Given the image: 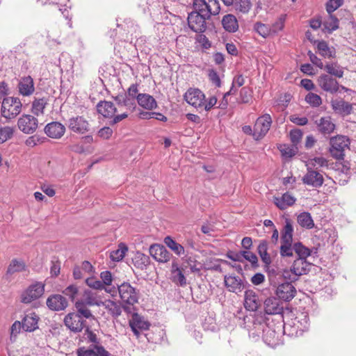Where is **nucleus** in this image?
<instances>
[{
  "instance_id": "nucleus-1",
  "label": "nucleus",
  "mask_w": 356,
  "mask_h": 356,
  "mask_svg": "<svg viewBox=\"0 0 356 356\" xmlns=\"http://www.w3.org/2000/svg\"><path fill=\"white\" fill-rule=\"evenodd\" d=\"M193 11L188 13L187 22L189 29L195 33H202L207 29V20L220 13L218 0H193Z\"/></svg>"
},
{
  "instance_id": "nucleus-2",
  "label": "nucleus",
  "mask_w": 356,
  "mask_h": 356,
  "mask_svg": "<svg viewBox=\"0 0 356 356\" xmlns=\"http://www.w3.org/2000/svg\"><path fill=\"white\" fill-rule=\"evenodd\" d=\"M268 281L274 293L278 299L290 302L296 295V287L289 282L277 280V276L273 273L268 274Z\"/></svg>"
},
{
  "instance_id": "nucleus-3",
  "label": "nucleus",
  "mask_w": 356,
  "mask_h": 356,
  "mask_svg": "<svg viewBox=\"0 0 356 356\" xmlns=\"http://www.w3.org/2000/svg\"><path fill=\"white\" fill-rule=\"evenodd\" d=\"M118 290L124 311L130 313L131 306H134L138 302L139 289L134 287L130 283L124 282L118 286Z\"/></svg>"
},
{
  "instance_id": "nucleus-4",
  "label": "nucleus",
  "mask_w": 356,
  "mask_h": 356,
  "mask_svg": "<svg viewBox=\"0 0 356 356\" xmlns=\"http://www.w3.org/2000/svg\"><path fill=\"white\" fill-rule=\"evenodd\" d=\"M22 104L18 97H8L3 99L1 115L6 119H13L22 111Z\"/></svg>"
},
{
  "instance_id": "nucleus-5",
  "label": "nucleus",
  "mask_w": 356,
  "mask_h": 356,
  "mask_svg": "<svg viewBox=\"0 0 356 356\" xmlns=\"http://www.w3.org/2000/svg\"><path fill=\"white\" fill-rule=\"evenodd\" d=\"M349 139L344 136H337L330 139L329 151L332 156L336 159H343L344 151L348 148Z\"/></svg>"
},
{
  "instance_id": "nucleus-6",
  "label": "nucleus",
  "mask_w": 356,
  "mask_h": 356,
  "mask_svg": "<svg viewBox=\"0 0 356 356\" xmlns=\"http://www.w3.org/2000/svg\"><path fill=\"white\" fill-rule=\"evenodd\" d=\"M224 284L229 292L238 294L246 287L248 282L241 279L238 276L232 274L224 276Z\"/></svg>"
},
{
  "instance_id": "nucleus-7",
  "label": "nucleus",
  "mask_w": 356,
  "mask_h": 356,
  "mask_svg": "<svg viewBox=\"0 0 356 356\" xmlns=\"http://www.w3.org/2000/svg\"><path fill=\"white\" fill-rule=\"evenodd\" d=\"M44 291V285L43 284L38 282L32 284L22 293L21 301L25 304L30 303L41 297Z\"/></svg>"
},
{
  "instance_id": "nucleus-8",
  "label": "nucleus",
  "mask_w": 356,
  "mask_h": 356,
  "mask_svg": "<svg viewBox=\"0 0 356 356\" xmlns=\"http://www.w3.org/2000/svg\"><path fill=\"white\" fill-rule=\"evenodd\" d=\"M38 126V119L31 115H23L17 121L19 129L26 134H33L36 131Z\"/></svg>"
},
{
  "instance_id": "nucleus-9",
  "label": "nucleus",
  "mask_w": 356,
  "mask_h": 356,
  "mask_svg": "<svg viewBox=\"0 0 356 356\" xmlns=\"http://www.w3.org/2000/svg\"><path fill=\"white\" fill-rule=\"evenodd\" d=\"M304 184L314 188H320L324 182L323 175L317 170L307 166V172L302 178Z\"/></svg>"
},
{
  "instance_id": "nucleus-10",
  "label": "nucleus",
  "mask_w": 356,
  "mask_h": 356,
  "mask_svg": "<svg viewBox=\"0 0 356 356\" xmlns=\"http://www.w3.org/2000/svg\"><path fill=\"white\" fill-rule=\"evenodd\" d=\"M272 120L269 114H265L259 117L254 124L253 136L256 139L264 137L269 131L271 126Z\"/></svg>"
},
{
  "instance_id": "nucleus-11",
  "label": "nucleus",
  "mask_w": 356,
  "mask_h": 356,
  "mask_svg": "<svg viewBox=\"0 0 356 356\" xmlns=\"http://www.w3.org/2000/svg\"><path fill=\"white\" fill-rule=\"evenodd\" d=\"M65 325L74 333L81 332L86 327V321L74 312L67 314L64 318Z\"/></svg>"
},
{
  "instance_id": "nucleus-12",
  "label": "nucleus",
  "mask_w": 356,
  "mask_h": 356,
  "mask_svg": "<svg viewBox=\"0 0 356 356\" xmlns=\"http://www.w3.org/2000/svg\"><path fill=\"white\" fill-rule=\"evenodd\" d=\"M129 324L134 335L138 338L140 334V332L147 330L149 328L150 323L145 320L144 316L138 314V313H134L131 318L129 321Z\"/></svg>"
},
{
  "instance_id": "nucleus-13",
  "label": "nucleus",
  "mask_w": 356,
  "mask_h": 356,
  "mask_svg": "<svg viewBox=\"0 0 356 356\" xmlns=\"http://www.w3.org/2000/svg\"><path fill=\"white\" fill-rule=\"evenodd\" d=\"M89 122L83 116L76 115L68 120L67 127L72 131L83 134L89 131Z\"/></svg>"
},
{
  "instance_id": "nucleus-14",
  "label": "nucleus",
  "mask_w": 356,
  "mask_h": 356,
  "mask_svg": "<svg viewBox=\"0 0 356 356\" xmlns=\"http://www.w3.org/2000/svg\"><path fill=\"white\" fill-rule=\"evenodd\" d=\"M184 99L195 108H202L205 95L198 88H190L185 93Z\"/></svg>"
},
{
  "instance_id": "nucleus-15",
  "label": "nucleus",
  "mask_w": 356,
  "mask_h": 356,
  "mask_svg": "<svg viewBox=\"0 0 356 356\" xmlns=\"http://www.w3.org/2000/svg\"><path fill=\"white\" fill-rule=\"evenodd\" d=\"M150 255L158 262L166 263L170 260L172 254L168 251L165 247L161 244L154 243L150 245Z\"/></svg>"
},
{
  "instance_id": "nucleus-16",
  "label": "nucleus",
  "mask_w": 356,
  "mask_h": 356,
  "mask_svg": "<svg viewBox=\"0 0 356 356\" xmlns=\"http://www.w3.org/2000/svg\"><path fill=\"white\" fill-rule=\"evenodd\" d=\"M317 82L320 88L327 92L334 94L339 90L338 81L329 74H321L318 76Z\"/></svg>"
},
{
  "instance_id": "nucleus-17",
  "label": "nucleus",
  "mask_w": 356,
  "mask_h": 356,
  "mask_svg": "<svg viewBox=\"0 0 356 356\" xmlns=\"http://www.w3.org/2000/svg\"><path fill=\"white\" fill-rule=\"evenodd\" d=\"M264 312L268 315L282 314L284 307L280 299L276 297H268L264 302Z\"/></svg>"
},
{
  "instance_id": "nucleus-18",
  "label": "nucleus",
  "mask_w": 356,
  "mask_h": 356,
  "mask_svg": "<svg viewBox=\"0 0 356 356\" xmlns=\"http://www.w3.org/2000/svg\"><path fill=\"white\" fill-rule=\"evenodd\" d=\"M312 264L308 262L307 259L303 258H296L291 266V273L298 278L303 275H307L310 271Z\"/></svg>"
},
{
  "instance_id": "nucleus-19",
  "label": "nucleus",
  "mask_w": 356,
  "mask_h": 356,
  "mask_svg": "<svg viewBox=\"0 0 356 356\" xmlns=\"http://www.w3.org/2000/svg\"><path fill=\"white\" fill-rule=\"evenodd\" d=\"M47 307L53 311H62L68 306L66 298L60 294L51 295L47 300Z\"/></svg>"
},
{
  "instance_id": "nucleus-20",
  "label": "nucleus",
  "mask_w": 356,
  "mask_h": 356,
  "mask_svg": "<svg viewBox=\"0 0 356 356\" xmlns=\"http://www.w3.org/2000/svg\"><path fill=\"white\" fill-rule=\"evenodd\" d=\"M65 127L59 122L48 123L44 127L45 134L51 138H60L65 132Z\"/></svg>"
},
{
  "instance_id": "nucleus-21",
  "label": "nucleus",
  "mask_w": 356,
  "mask_h": 356,
  "mask_svg": "<svg viewBox=\"0 0 356 356\" xmlns=\"http://www.w3.org/2000/svg\"><path fill=\"white\" fill-rule=\"evenodd\" d=\"M315 123L318 131L324 136L330 135L335 129V124L330 116L322 117L319 120H316Z\"/></svg>"
},
{
  "instance_id": "nucleus-22",
  "label": "nucleus",
  "mask_w": 356,
  "mask_h": 356,
  "mask_svg": "<svg viewBox=\"0 0 356 356\" xmlns=\"http://www.w3.org/2000/svg\"><path fill=\"white\" fill-rule=\"evenodd\" d=\"M260 306L258 296L252 290H246L244 295V307L247 310L255 312Z\"/></svg>"
},
{
  "instance_id": "nucleus-23",
  "label": "nucleus",
  "mask_w": 356,
  "mask_h": 356,
  "mask_svg": "<svg viewBox=\"0 0 356 356\" xmlns=\"http://www.w3.org/2000/svg\"><path fill=\"white\" fill-rule=\"evenodd\" d=\"M17 88L22 95L30 96L35 91L33 79L30 76L22 77L18 83Z\"/></svg>"
},
{
  "instance_id": "nucleus-24",
  "label": "nucleus",
  "mask_w": 356,
  "mask_h": 356,
  "mask_svg": "<svg viewBox=\"0 0 356 356\" xmlns=\"http://www.w3.org/2000/svg\"><path fill=\"white\" fill-rule=\"evenodd\" d=\"M97 111L104 118H112L117 112V108L111 102L100 101L97 104Z\"/></svg>"
},
{
  "instance_id": "nucleus-25",
  "label": "nucleus",
  "mask_w": 356,
  "mask_h": 356,
  "mask_svg": "<svg viewBox=\"0 0 356 356\" xmlns=\"http://www.w3.org/2000/svg\"><path fill=\"white\" fill-rule=\"evenodd\" d=\"M263 339L266 344L270 346H275L279 343L280 332H277L275 330L266 326L265 328H262Z\"/></svg>"
},
{
  "instance_id": "nucleus-26",
  "label": "nucleus",
  "mask_w": 356,
  "mask_h": 356,
  "mask_svg": "<svg viewBox=\"0 0 356 356\" xmlns=\"http://www.w3.org/2000/svg\"><path fill=\"white\" fill-rule=\"evenodd\" d=\"M230 6L231 10L236 15H245L251 10L252 3L251 0H233V3Z\"/></svg>"
},
{
  "instance_id": "nucleus-27",
  "label": "nucleus",
  "mask_w": 356,
  "mask_h": 356,
  "mask_svg": "<svg viewBox=\"0 0 356 356\" xmlns=\"http://www.w3.org/2000/svg\"><path fill=\"white\" fill-rule=\"evenodd\" d=\"M39 317L35 313L26 314L22 320V330L25 332H33L38 327Z\"/></svg>"
},
{
  "instance_id": "nucleus-28",
  "label": "nucleus",
  "mask_w": 356,
  "mask_h": 356,
  "mask_svg": "<svg viewBox=\"0 0 356 356\" xmlns=\"http://www.w3.org/2000/svg\"><path fill=\"white\" fill-rule=\"evenodd\" d=\"M137 103L142 108L146 110H153L157 107L155 99L147 93H140L137 96Z\"/></svg>"
},
{
  "instance_id": "nucleus-29",
  "label": "nucleus",
  "mask_w": 356,
  "mask_h": 356,
  "mask_svg": "<svg viewBox=\"0 0 356 356\" xmlns=\"http://www.w3.org/2000/svg\"><path fill=\"white\" fill-rule=\"evenodd\" d=\"M318 53L325 58H332L336 56V50L334 47H330L325 40H314Z\"/></svg>"
},
{
  "instance_id": "nucleus-30",
  "label": "nucleus",
  "mask_w": 356,
  "mask_h": 356,
  "mask_svg": "<svg viewBox=\"0 0 356 356\" xmlns=\"http://www.w3.org/2000/svg\"><path fill=\"white\" fill-rule=\"evenodd\" d=\"M221 22L224 29L229 33H235L238 30V20L233 14L224 15Z\"/></svg>"
},
{
  "instance_id": "nucleus-31",
  "label": "nucleus",
  "mask_w": 356,
  "mask_h": 356,
  "mask_svg": "<svg viewBox=\"0 0 356 356\" xmlns=\"http://www.w3.org/2000/svg\"><path fill=\"white\" fill-rule=\"evenodd\" d=\"M171 280L175 284L185 286L186 285V279L178 264L173 262L171 268Z\"/></svg>"
},
{
  "instance_id": "nucleus-32",
  "label": "nucleus",
  "mask_w": 356,
  "mask_h": 356,
  "mask_svg": "<svg viewBox=\"0 0 356 356\" xmlns=\"http://www.w3.org/2000/svg\"><path fill=\"white\" fill-rule=\"evenodd\" d=\"M295 202L296 198L289 193L283 194L281 197L274 198L275 204L281 210H284L288 207L292 206Z\"/></svg>"
},
{
  "instance_id": "nucleus-33",
  "label": "nucleus",
  "mask_w": 356,
  "mask_h": 356,
  "mask_svg": "<svg viewBox=\"0 0 356 356\" xmlns=\"http://www.w3.org/2000/svg\"><path fill=\"white\" fill-rule=\"evenodd\" d=\"M268 242L266 240L259 241L257 246V252L261 257V261L266 266L271 264L272 259L270 254L268 253Z\"/></svg>"
},
{
  "instance_id": "nucleus-34",
  "label": "nucleus",
  "mask_w": 356,
  "mask_h": 356,
  "mask_svg": "<svg viewBox=\"0 0 356 356\" xmlns=\"http://www.w3.org/2000/svg\"><path fill=\"white\" fill-rule=\"evenodd\" d=\"M74 307L76 309V312H74L76 314H78L82 318H92L95 319V316L92 314L91 311L88 309L90 307L88 305L83 302L82 301L77 300Z\"/></svg>"
},
{
  "instance_id": "nucleus-35",
  "label": "nucleus",
  "mask_w": 356,
  "mask_h": 356,
  "mask_svg": "<svg viewBox=\"0 0 356 356\" xmlns=\"http://www.w3.org/2000/svg\"><path fill=\"white\" fill-rule=\"evenodd\" d=\"M332 108L339 113L350 114L353 110L352 105L343 99H335L331 102Z\"/></svg>"
},
{
  "instance_id": "nucleus-36",
  "label": "nucleus",
  "mask_w": 356,
  "mask_h": 356,
  "mask_svg": "<svg viewBox=\"0 0 356 356\" xmlns=\"http://www.w3.org/2000/svg\"><path fill=\"white\" fill-rule=\"evenodd\" d=\"M284 225L281 230V241H293V226L291 219L286 218Z\"/></svg>"
},
{
  "instance_id": "nucleus-37",
  "label": "nucleus",
  "mask_w": 356,
  "mask_h": 356,
  "mask_svg": "<svg viewBox=\"0 0 356 356\" xmlns=\"http://www.w3.org/2000/svg\"><path fill=\"white\" fill-rule=\"evenodd\" d=\"M101 306L104 307L113 317H118L121 315L122 305L121 306L119 302L111 300H106L103 301V305H101Z\"/></svg>"
},
{
  "instance_id": "nucleus-38",
  "label": "nucleus",
  "mask_w": 356,
  "mask_h": 356,
  "mask_svg": "<svg viewBox=\"0 0 356 356\" xmlns=\"http://www.w3.org/2000/svg\"><path fill=\"white\" fill-rule=\"evenodd\" d=\"M132 261L136 268L140 270H144L146 269L147 266L149 264L150 259L149 256L140 252H137L132 259Z\"/></svg>"
},
{
  "instance_id": "nucleus-39",
  "label": "nucleus",
  "mask_w": 356,
  "mask_h": 356,
  "mask_svg": "<svg viewBox=\"0 0 356 356\" xmlns=\"http://www.w3.org/2000/svg\"><path fill=\"white\" fill-rule=\"evenodd\" d=\"M79 300L89 306L100 307L101 305H103V301L98 299L97 294L90 290H86L83 296V299Z\"/></svg>"
},
{
  "instance_id": "nucleus-40",
  "label": "nucleus",
  "mask_w": 356,
  "mask_h": 356,
  "mask_svg": "<svg viewBox=\"0 0 356 356\" xmlns=\"http://www.w3.org/2000/svg\"><path fill=\"white\" fill-rule=\"evenodd\" d=\"M297 222L300 227L307 229H311L314 227V220L309 212L300 213L297 216Z\"/></svg>"
},
{
  "instance_id": "nucleus-41",
  "label": "nucleus",
  "mask_w": 356,
  "mask_h": 356,
  "mask_svg": "<svg viewBox=\"0 0 356 356\" xmlns=\"http://www.w3.org/2000/svg\"><path fill=\"white\" fill-rule=\"evenodd\" d=\"M273 273L275 275L277 276V280L280 281L282 282L283 280H285L284 282H289L292 283L293 282H296L298 280L297 276H295L293 274L291 275V271L290 270H283V271H279L276 272L275 270H272L269 271L268 274Z\"/></svg>"
},
{
  "instance_id": "nucleus-42",
  "label": "nucleus",
  "mask_w": 356,
  "mask_h": 356,
  "mask_svg": "<svg viewBox=\"0 0 356 356\" xmlns=\"http://www.w3.org/2000/svg\"><path fill=\"white\" fill-rule=\"evenodd\" d=\"M324 68L331 76L341 78L343 76V68L336 62L327 63Z\"/></svg>"
},
{
  "instance_id": "nucleus-43",
  "label": "nucleus",
  "mask_w": 356,
  "mask_h": 356,
  "mask_svg": "<svg viewBox=\"0 0 356 356\" xmlns=\"http://www.w3.org/2000/svg\"><path fill=\"white\" fill-rule=\"evenodd\" d=\"M324 29L329 33L339 29V19L332 14H329L327 19L323 22Z\"/></svg>"
},
{
  "instance_id": "nucleus-44",
  "label": "nucleus",
  "mask_w": 356,
  "mask_h": 356,
  "mask_svg": "<svg viewBox=\"0 0 356 356\" xmlns=\"http://www.w3.org/2000/svg\"><path fill=\"white\" fill-rule=\"evenodd\" d=\"M165 244L171 249L176 254L181 256L185 254L184 248L177 243L172 238L168 236L164 238Z\"/></svg>"
},
{
  "instance_id": "nucleus-45",
  "label": "nucleus",
  "mask_w": 356,
  "mask_h": 356,
  "mask_svg": "<svg viewBox=\"0 0 356 356\" xmlns=\"http://www.w3.org/2000/svg\"><path fill=\"white\" fill-rule=\"evenodd\" d=\"M26 270V264L22 260H17V259H13L7 269L6 274L7 275H13L15 273L22 272Z\"/></svg>"
},
{
  "instance_id": "nucleus-46",
  "label": "nucleus",
  "mask_w": 356,
  "mask_h": 356,
  "mask_svg": "<svg viewBox=\"0 0 356 356\" xmlns=\"http://www.w3.org/2000/svg\"><path fill=\"white\" fill-rule=\"evenodd\" d=\"M47 104V99L44 97L37 99L35 98L32 103L31 111L33 113L37 116L44 113V109Z\"/></svg>"
},
{
  "instance_id": "nucleus-47",
  "label": "nucleus",
  "mask_w": 356,
  "mask_h": 356,
  "mask_svg": "<svg viewBox=\"0 0 356 356\" xmlns=\"http://www.w3.org/2000/svg\"><path fill=\"white\" fill-rule=\"evenodd\" d=\"M293 241H281L280 253L281 257H289L293 255L295 252L294 243Z\"/></svg>"
},
{
  "instance_id": "nucleus-48",
  "label": "nucleus",
  "mask_w": 356,
  "mask_h": 356,
  "mask_svg": "<svg viewBox=\"0 0 356 356\" xmlns=\"http://www.w3.org/2000/svg\"><path fill=\"white\" fill-rule=\"evenodd\" d=\"M127 250V246L124 243H121L118 245V248L117 250H113L110 253V258L112 261H119L124 257L125 253Z\"/></svg>"
},
{
  "instance_id": "nucleus-49",
  "label": "nucleus",
  "mask_w": 356,
  "mask_h": 356,
  "mask_svg": "<svg viewBox=\"0 0 356 356\" xmlns=\"http://www.w3.org/2000/svg\"><path fill=\"white\" fill-rule=\"evenodd\" d=\"M241 257L242 259H245L248 261L251 264L252 268L257 269L259 268L258 257L254 253L250 250H241Z\"/></svg>"
},
{
  "instance_id": "nucleus-50",
  "label": "nucleus",
  "mask_w": 356,
  "mask_h": 356,
  "mask_svg": "<svg viewBox=\"0 0 356 356\" xmlns=\"http://www.w3.org/2000/svg\"><path fill=\"white\" fill-rule=\"evenodd\" d=\"M307 166L317 170L318 168H328V161L323 156H316L309 160Z\"/></svg>"
},
{
  "instance_id": "nucleus-51",
  "label": "nucleus",
  "mask_w": 356,
  "mask_h": 356,
  "mask_svg": "<svg viewBox=\"0 0 356 356\" xmlns=\"http://www.w3.org/2000/svg\"><path fill=\"white\" fill-rule=\"evenodd\" d=\"M295 253L297 254L298 258H307L311 254V250L302 245V243L297 242L294 243Z\"/></svg>"
},
{
  "instance_id": "nucleus-52",
  "label": "nucleus",
  "mask_w": 356,
  "mask_h": 356,
  "mask_svg": "<svg viewBox=\"0 0 356 356\" xmlns=\"http://www.w3.org/2000/svg\"><path fill=\"white\" fill-rule=\"evenodd\" d=\"M253 29L264 38H267L272 33L271 28L268 25L260 22H257L254 24Z\"/></svg>"
},
{
  "instance_id": "nucleus-53",
  "label": "nucleus",
  "mask_w": 356,
  "mask_h": 356,
  "mask_svg": "<svg viewBox=\"0 0 356 356\" xmlns=\"http://www.w3.org/2000/svg\"><path fill=\"white\" fill-rule=\"evenodd\" d=\"M13 128L9 126L0 127V144H2L10 139L13 136Z\"/></svg>"
},
{
  "instance_id": "nucleus-54",
  "label": "nucleus",
  "mask_w": 356,
  "mask_h": 356,
  "mask_svg": "<svg viewBox=\"0 0 356 356\" xmlns=\"http://www.w3.org/2000/svg\"><path fill=\"white\" fill-rule=\"evenodd\" d=\"M305 101L313 107H318L322 104L321 97L313 92H309L306 95Z\"/></svg>"
},
{
  "instance_id": "nucleus-55",
  "label": "nucleus",
  "mask_w": 356,
  "mask_h": 356,
  "mask_svg": "<svg viewBox=\"0 0 356 356\" xmlns=\"http://www.w3.org/2000/svg\"><path fill=\"white\" fill-rule=\"evenodd\" d=\"M63 293L74 302L79 293V287L75 284H71L63 291Z\"/></svg>"
},
{
  "instance_id": "nucleus-56",
  "label": "nucleus",
  "mask_w": 356,
  "mask_h": 356,
  "mask_svg": "<svg viewBox=\"0 0 356 356\" xmlns=\"http://www.w3.org/2000/svg\"><path fill=\"white\" fill-rule=\"evenodd\" d=\"M289 136L293 145L297 147L302 138V131L299 129H294L290 131Z\"/></svg>"
},
{
  "instance_id": "nucleus-57",
  "label": "nucleus",
  "mask_w": 356,
  "mask_h": 356,
  "mask_svg": "<svg viewBox=\"0 0 356 356\" xmlns=\"http://www.w3.org/2000/svg\"><path fill=\"white\" fill-rule=\"evenodd\" d=\"M240 102L247 104L252 99V92L247 87L242 88L240 90Z\"/></svg>"
},
{
  "instance_id": "nucleus-58",
  "label": "nucleus",
  "mask_w": 356,
  "mask_h": 356,
  "mask_svg": "<svg viewBox=\"0 0 356 356\" xmlns=\"http://www.w3.org/2000/svg\"><path fill=\"white\" fill-rule=\"evenodd\" d=\"M342 0H329L326 3V10L328 14H332L342 5Z\"/></svg>"
},
{
  "instance_id": "nucleus-59",
  "label": "nucleus",
  "mask_w": 356,
  "mask_h": 356,
  "mask_svg": "<svg viewBox=\"0 0 356 356\" xmlns=\"http://www.w3.org/2000/svg\"><path fill=\"white\" fill-rule=\"evenodd\" d=\"M208 76L210 81L217 88L221 86V81L218 72L213 69L209 70Z\"/></svg>"
},
{
  "instance_id": "nucleus-60",
  "label": "nucleus",
  "mask_w": 356,
  "mask_h": 356,
  "mask_svg": "<svg viewBox=\"0 0 356 356\" xmlns=\"http://www.w3.org/2000/svg\"><path fill=\"white\" fill-rule=\"evenodd\" d=\"M86 284L94 289L102 290L104 288L102 281L96 280L94 277H89L86 280Z\"/></svg>"
},
{
  "instance_id": "nucleus-61",
  "label": "nucleus",
  "mask_w": 356,
  "mask_h": 356,
  "mask_svg": "<svg viewBox=\"0 0 356 356\" xmlns=\"http://www.w3.org/2000/svg\"><path fill=\"white\" fill-rule=\"evenodd\" d=\"M285 16L281 15L279 19L273 24L271 32L277 33L282 31L284 26Z\"/></svg>"
},
{
  "instance_id": "nucleus-62",
  "label": "nucleus",
  "mask_w": 356,
  "mask_h": 356,
  "mask_svg": "<svg viewBox=\"0 0 356 356\" xmlns=\"http://www.w3.org/2000/svg\"><path fill=\"white\" fill-rule=\"evenodd\" d=\"M84 336H86V339H88V342L99 343L96 334H95L88 326L86 327Z\"/></svg>"
},
{
  "instance_id": "nucleus-63",
  "label": "nucleus",
  "mask_w": 356,
  "mask_h": 356,
  "mask_svg": "<svg viewBox=\"0 0 356 356\" xmlns=\"http://www.w3.org/2000/svg\"><path fill=\"white\" fill-rule=\"evenodd\" d=\"M77 356H95L93 348L86 349L85 347H81L76 350Z\"/></svg>"
},
{
  "instance_id": "nucleus-64",
  "label": "nucleus",
  "mask_w": 356,
  "mask_h": 356,
  "mask_svg": "<svg viewBox=\"0 0 356 356\" xmlns=\"http://www.w3.org/2000/svg\"><path fill=\"white\" fill-rule=\"evenodd\" d=\"M95 356H110L111 354L102 346L98 345L93 346Z\"/></svg>"
}]
</instances>
